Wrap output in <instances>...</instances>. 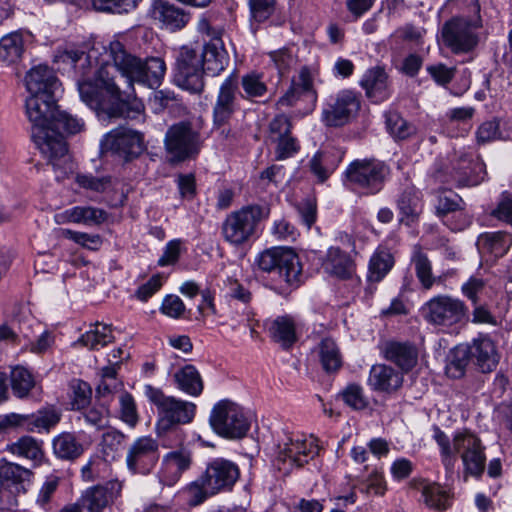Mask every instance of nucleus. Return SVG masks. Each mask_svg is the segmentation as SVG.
<instances>
[{"instance_id": "f257e3e1", "label": "nucleus", "mask_w": 512, "mask_h": 512, "mask_svg": "<svg viewBox=\"0 0 512 512\" xmlns=\"http://www.w3.org/2000/svg\"><path fill=\"white\" fill-rule=\"evenodd\" d=\"M94 80L78 81L81 100L96 111L102 121L120 118L125 102L135 94L134 83L149 88L160 86L166 64L160 57L145 60L131 54L119 40L104 48Z\"/></svg>"}, {"instance_id": "f03ea898", "label": "nucleus", "mask_w": 512, "mask_h": 512, "mask_svg": "<svg viewBox=\"0 0 512 512\" xmlns=\"http://www.w3.org/2000/svg\"><path fill=\"white\" fill-rule=\"evenodd\" d=\"M26 114L32 123L31 136L36 147L52 165L56 178H66L73 172L74 164L61 131L68 134L78 133L83 128V122L59 111L54 97L45 99L42 96L30 95L26 100Z\"/></svg>"}, {"instance_id": "7ed1b4c3", "label": "nucleus", "mask_w": 512, "mask_h": 512, "mask_svg": "<svg viewBox=\"0 0 512 512\" xmlns=\"http://www.w3.org/2000/svg\"><path fill=\"white\" fill-rule=\"evenodd\" d=\"M240 477L238 465L225 458H214L188 488L189 504L197 506L208 498L230 492Z\"/></svg>"}, {"instance_id": "20e7f679", "label": "nucleus", "mask_w": 512, "mask_h": 512, "mask_svg": "<svg viewBox=\"0 0 512 512\" xmlns=\"http://www.w3.org/2000/svg\"><path fill=\"white\" fill-rule=\"evenodd\" d=\"M270 215L268 206L249 204L230 212L222 222L223 239L234 247H241L256 237L262 221Z\"/></svg>"}, {"instance_id": "39448f33", "label": "nucleus", "mask_w": 512, "mask_h": 512, "mask_svg": "<svg viewBox=\"0 0 512 512\" xmlns=\"http://www.w3.org/2000/svg\"><path fill=\"white\" fill-rule=\"evenodd\" d=\"M260 270L273 274L275 287L286 291L297 287L300 282L302 266L299 257L291 249L273 247L260 253L256 259Z\"/></svg>"}, {"instance_id": "423d86ee", "label": "nucleus", "mask_w": 512, "mask_h": 512, "mask_svg": "<svg viewBox=\"0 0 512 512\" xmlns=\"http://www.w3.org/2000/svg\"><path fill=\"white\" fill-rule=\"evenodd\" d=\"M145 395L157 410L156 431L162 435L182 424L190 423L196 411L192 402L164 394L159 388L145 387Z\"/></svg>"}, {"instance_id": "0eeeda50", "label": "nucleus", "mask_w": 512, "mask_h": 512, "mask_svg": "<svg viewBox=\"0 0 512 512\" xmlns=\"http://www.w3.org/2000/svg\"><path fill=\"white\" fill-rule=\"evenodd\" d=\"M472 8L477 13L473 19L455 17L442 27L443 42L455 54L468 53L478 45L476 31L482 26L479 3L474 2Z\"/></svg>"}, {"instance_id": "6e6552de", "label": "nucleus", "mask_w": 512, "mask_h": 512, "mask_svg": "<svg viewBox=\"0 0 512 512\" xmlns=\"http://www.w3.org/2000/svg\"><path fill=\"white\" fill-rule=\"evenodd\" d=\"M201 144L200 133L189 122L170 126L164 138L165 150L171 163L195 158L200 152Z\"/></svg>"}, {"instance_id": "1a4fd4ad", "label": "nucleus", "mask_w": 512, "mask_h": 512, "mask_svg": "<svg viewBox=\"0 0 512 512\" xmlns=\"http://www.w3.org/2000/svg\"><path fill=\"white\" fill-rule=\"evenodd\" d=\"M209 422L213 431L227 439L242 438L250 428L243 409L230 400H221L214 405Z\"/></svg>"}, {"instance_id": "9d476101", "label": "nucleus", "mask_w": 512, "mask_h": 512, "mask_svg": "<svg viewBox=\"0 0 512 512\" xmlns=\"http://www.w3.org/2000/svg\"><path fill=\"white\" fill-rule=\"evenodd\" d=\"M204 72L200 50L188 45L182 46L176 57V85L190 93L199 94L205 86Z\"/></svg>"}, {"instance_id": "9b49d317", "label": "nucleus", "mask_w": 512, "mask_h": 512, "mask_svg": "<svg viewBox=\"0 0 512 512\" xmlns=\"http://www.w3.org/2000/svg\"><path fill=\"white\" fill-rule=\"evenodd\" d=\"M387 174V167L379 161L355 160L347 167L345 180L349 186L361 189L367 195H374L382 189Z\"/></svg>"}, {"instance_id": "f8f14e48", "label": "nucleus", "mask_w": 512, "mask_h": 512, "mask_svg": "<svg viewBox=\"0 0 512 512\" xmlns=\"http://www.w3.org/2000/svg\"><path fill=\"white\" fill-rule=\"evenodd\" d=\"M33 473L18 464L0 460V510L17 505V496L31 485Z\"/></svg>"}, {"instance_id": "ddd939ff", "label": "nucleus", "mask_w": 512, "mask_h": 512, "mask_svg": "<svg viewBox=\"0 0 512 512\" xmlns=\"http://www.w3.org/2000/svg\"><path fill=\"white\" fill-rule=\"evenodd\" d=\"M422 313L425 320L432 325L451 327L466 317L467 306L458 298L437 295L425 303Z\"/></svg>"}, {"instance_id": "4468645a", "label": "nucleus", "mask_w": 512, "mask_h": 512, "mask_svg": "<svg viewBox=\"0 0 512 512\" xmlns=\"http://www.w3.org/2000/svg\"><path fill=\"white\" fill-rule=\"evenodd\" d=\"M361 106L358 95L352 90H341L330 96L325 103L321 120L327 127H341L348 124Z\"/></svg>"}, {"instance_id": "2eb2a0df", "label": "nucleus", "mask_w": 512, "mask_h": 512, "mask_svg": "<svg viewBox=\"0 0 512 512\" xmlns=\"http://www.w3.org/2000/svg\"><path fill=\"white\" fill-rule=\"evenodd\" d=\"M277 462L288 467H301L314 459L319 453L318 440L312 435L295 434L287 436L282 444L278 445Z\"/></svg>"}, {"instance_id": "dca6fc26", "label": "nucleus", "mask_w": 512, "mask_h": 512, "mask_svg": "<svg viewBox=\"0 0 512 512\" xmlns=\"http://www.w3.org/2000/svg\"><path fill=\"white\" fill-rule=\"evenodd\" d=\"M104 152H110L125 161L138 157L144 150L142 135L126 127H118L107 133L101 140Z\"/></svg>"}, {"instance_id": "f3484780", "label": "nucleus", "mask_w": 512, "mask_h": 512, "mask_svg": "<svg viewBox=\"0 0 512 512\" xmlns=\"http://www.w3.org/2000/svg\"><path fill=\"white\" fill-rule=\"evenodd\" d=\"M454 450L461 454L467 473L475 477L482 475L486 456L485 447L479 437L469 431L456 433L454 436Z\"/></svg>"}, {"instance_id": "a211bd4d", "label": "nucleus", "mask_w": 512, "mask_h": 512, "mask_svg": "<svg viewBox=\"0 0 512 512\" xmlns=\"http://www.w3.org/2000/svg\"><path fill=\"white\" fill-rule=\"evenodd\" d=\"M159 460V446L155 439L150 436L137 438L126 456L128 469L133 473L148 474Z\"/></svg>"}, {"instance_id": "6ab92c4d", "label": "nucleus", "mask_w": 512, "mask_h": 512, "mask_svg": "<svg viewBox=\"0 0 512 512\" xmlns=\"http://www.w3.org/2000/svg\"><path fill=\"white\" fill-rule=\"evenodd\" d=\"M122 488L120 481L110 480L87 488L78 501L88 512H108L116 499L121 496Z\"/></svg>"}, {"instance_id": "aec40b11", "label": "nucleus", "mask_w": 512, "mask_h": 512, "mask_svg": "<svg viewBox=\"0 0 512 512\" xmlns=\"http://www.w3.org/2000/svg\"><path fill=\"white\" fill-rule=\"evenodd\" d=\"M239 81L235 72L222 82L216 102L213 106V120L217 126H222L230 120L237 109V93Z\"/></svg>"}, {"instance_id": "412c9836", "label": "nucleus", "mask_w": 512, "mask_h": 512, "mask_svg": "<svg viewBox=\"0 0 512 512\" xmlns=\"http://www.w3.org/2000/svg\"><path fill=\"white\" fill-rule=\"evenodd\" d=\"M25 86L30 95L42 96L45 99L56 98L61 90V83L54 71L43 64L34 66L27 72Z\"/></svg>"}, {"instance_id": "4be33fe9", "label": "nucleus", "mask_w": 512, "mask_h": 512, "mask_svg": "<svg viewBox=\"0 0 512 512\" xmlns=\"http://www.w3.org/2000/svg\"><path fill=\"white\" fill-rule=\"evenodd\" d=\"M360 85L365 90L367 98L374 103L383 102L391 95L388 75L385 69L380 66L366 70L361 78Z\"/></svg>"}, {"instance_id": "5701e85b", "label": "nucleus", "mask_w": 512, "mask_h": 512, "mask_svg": "<svg viewBox=\"0 0 512 512\" xmlns=\"http://www.w3.org/2000/svg\"><path fill=\"white\" fill-rule=\"evenodd\" d=\"M467 347L471 360L477 365L481 372L489 373L497 367L500 356L495 343L490 337L480 335Z\"/></svg>"}, {"instance_id": "b1692460", "label": "nucleus", "mask_w": 512, "mask_h": 512, "mask_svg": "<svg viewBox=\"0 0 512 512\" xmlns=\"http://www.w3.org/2000/svg\"><path fill=\"white\" fill-rule=\"evenodd\" d=\"M149 15L170 31L184 28L189 21V15L183 9L163 0L153 2Z\"/></svg>"}, {"instance_id": "393cba45", "label": "nucleus", "mask_w": 512, "mask_h": 512, "mask_svg": "<svg viewBox=\"0 0 512 512\" xmlns=\"http://www.w3.org/2000/svg\"><path fill=\"white\" fill-rule=\"evenodd\" d=\"M107 212L93 206H74L55 214L57 224H83L86 226H99L107 220Z\"/></svg>"}, {"instance_id": "a878e982", "label": "nucleus", "mask_w": 512, "mask_h": 512, "mask_svg": "<svg viewBox=\"0 0 512 512\" xmlns=\"http://www.w3.org/2000/svg\"><path fill=\"white\" fill-rule=\"evenodd\" d=\"M368 384L374 391L393 393L403 384V373L386 364L371 367Z\"/></svg>"}, {"instance_id": "bb28decb", "label": "nucleus", "mask_w": 512, "mask_h": 512, "mask_svg": "<svg viewBox=\"0 0 512 512\" xmlns=\"http://www.w3.org/2000/svg\"><path fill=\"white\" fill-rule=\"evenodd\" d=\"M204 71L213 76L220 74L229 63V56L219 36L211 38L200 50Z\"/></svg>"}, {"instance_id": "cd10ccee", "label": "nucleus", "mask_w": 512, "mask_h": 512, "mask_svg": "<svg viewBox=\"0 0 512 512\" xmlns=\"http://www.w3.org/2000/svg\"><path fill=\"white\" fill-rule=\"evenodd\" d=\"M381 352L386 360L395 363L403 372H408L417 363V350L408 343L390 341L382 346Z\"/></svg>"}, {"instance_id": "c85d7f7f", "label": "nucleus", "mask_w": 512, "mask_h": 512, "mask_svg": "<svg viewBox=\"0 0 512 512\" xmlns=\"http://www.w3.org/2000/svg\"><path fill=\"white\" fill-rule=\"evenodd\" d=\"M322 268L325 273L340 279L350 278L355 271L352 258L339 247H330L328 249L322 261Z\"/></svg>"}, {"instance_id": "c756f323", "label": "nucleus", "mask_w": 512, "mask_h": 512, "mask_svg": "<svg viewBox=\"0 0 512 512\" xmlns=\"http://www.w3.org/2000/svg\"><path fill=\"white\" fill-rule=\"evenodd\" d=\"M53 454L61 460L74 461L85 451L84 444L73 432H61L52 440Z\"/></svg>"}, {"instance_id": "7c9ffc66", "label": "nucleus", "mask_w": 512, "mask_h": 512, "mask_svg": "<svg viewBox=\"0 0 512 512\" xmlns=\"http://www.w3.org/2000/svg\"><path fill=\"white\" fill-rule=\"evenodd\" d=\"M173 379L176 387L182 392L197 397L204 388V383L198 369L191 364L179 368L174 374Z\"/></svg>"}, {"instance_id": "2f4dec72", "label": "nucleus", "mask_w": 512, "mask_h": 512, "mask_svg": "<svg viewBox=\"0 0 512 512\" xmlns=\"http://www.w3.org/2000/svg\"><path fill=\"white\" fill-rule=\"evenodd\" d=\"M269 332L274 341L287 349L297 341V322L290 315L278 316L271 322Z\"/></svg>"}, {"instance_id": "473e14b6", "label": "nucleus", "mask_w": 512, "mask_h": 512, "mask_svg": "<svg viewBox=\"0 0 512 512\" xmlns=\"http://www.w3.org/2000/svg\"><path fill=\"white\" fill-rule=\"evenodd\" d=\"M341 159L333 150L319 151L310 160V170L320 182H324L337 168Z\"/></svg>"}, {"instance_id": "72a5a7b5", "label": "nucleus", "mask_w": 512, "mask_h": 512, "mask_svg": "<svg viewBox=\"0 0 512 512\" xmlns=\"http://www.w3.org/2000/svg\"><path fill=\"white\" fill-rule=\"evenodd\" d=\"M112 327L104 323H95L90 326L79 338L78 343L90 350H99L113 342Z\"/></svg>"}, {"instance_id": "f704fd0d", "label": "nucleus", "mask_w": 512, "mask_h": 512, "mask_svg": "<svg viewBox=\"0 0 512 512\" xmlns=\"http://www.w3.org/2000/svg\"><path fill=\"white\" fill-rule=\"evenodd\" d=\"M316 72L307 66H303L298 75L292 79L291 84L294 89H298L304 94V102L307 105V111H312L317 102V92L314 87Z\"/></svg>"}, {"instance_id": "c9c22d12", "label": "nucleus", "mask_w": 512, "mask_h": 512, "mask_svg": "<svg viewBox=\"0 0 512 512\" xmlns=\"http://www.w3.org/2000/svg\"><path fill=\"white\" fill-rule=\"evenodd\" d=\"M411 263L414 266L416 277L419 280L422 288L425 290H430L437 282L438 278L433 276L431 261L418 246H415L413 250Z\"/></svg>"}, {"instance_id": "e433bc0d", "label": "nucleus", "mask_w": 512, "mask_h": 512, "mask_svg": "<svg viewBox=\"0 0 512 512\" xmlns=\"http://www.w3.org/2000/svg\"><path fill=\"white\" fill-rule=\"evenodd\" d=\"M394 258L387 249H377L370 258L367 278L370 282H380L392 269Z\"/></svg>"}, {"instance_id": "4c0bfd02", "label": "nucleus", "mask_w": 512, "mask_h": 512, "mask_svg": "<svg viewBox=\"0 0 512 512\" xmlns=\"http://www.w3.org/2000/svg\"><path fill=\"white\" fill-rule=\"evenodd\" d=\"M397 207L402 215V222H414L421 213L419 193L414 188L405 189L397 200Z\"/></svg>"}, {"instance_id": "58836bf2", "label": "nucleus", "mask_w": 512, "mask_h": 512, "mask_svg": "<svg viewBox=\"0 0 512 512\" xmlns=\"http://www.w3.org/2000/svg\"><path fill=\"white\" fill-rule=\"evenodd\" d=\"M478 245L496 257L503 256L512 245V235L508 232L497 231L482 234Z\"/></svg>"}, {"instance_id": "ea45409f", "label": "nucleus", "mask_w": 512, "mask_h": 512, "mask_svg": "<svg viewBox=\"0 0 512 512\" xmlns=\"http://www.w3.org/2000/svg\"><path fill=\"white\" fill-rule=\"evenodd\" d=\"M191 456L185 451H173L164 457L163 473L168 474L170 478L167 480L169 485L176 482L180 475L190 467Z\"/></svg>"}, {"instance_id": "a19ab883", "label": "nucleus", "mask_w": 512, "mask_h": 512, "mask_svg": "<svg viewBox=\"0 0 512 512\" xmlns=\"http://www.w3.org/2000/svg\"><path fill=\"white\" fill-rule=\"evenodd\" d=\"M24 51V42L19 32H12L0 39V61L8 64L18 61Z\"/></svg>"}, {"instance_id": "79ce46f5", "label": "nucleus", "mask_w": 512, "mask_h": 512, "mask_svg": "<svg viewBox=\"0 0 512 512\" xmlns=\"http://www.w3.org/2000/svg\"><path fill=\"white\" fill-rule=\"evenodd\" d=\"M240 84L243 90L242 97L246 100L262 98L268 92V86L264 81V75L256 71H251L243 75L241 77Z\"/></svg>"}, {"instance_id": "37998d69", "label": "nucleus", "mask_w": 512, "mask_h": 512, "mask_svg": "<svg viewBox=\"0 0 512 512\" xmlns=\"http://www.w3.org/2000/svg\"><path fill=\"white\" fill-rule=\"evenodd\" d=\"M319 359L322 367L327 372H333L342 364L341 354L337 344L332 338H324L318 345Z\"/></svg>"}, {"instance_id": "c03bdc74", "label": "nucleus", "mask_w": 512, "mask_h": 512, "mask_svg": "<svg viewBox=\"0 0 512 512\" xmlns=\"http://www.w3.org/2000/svg\"><path fill=\"white\" fill-rule=\"evenodd\" d=\"M10 382L13 394L20 399L28 397L35 386L33 375L22 366H16L11 370Z\"/></svg>"}, {"instance_id": "a18cd8bd", "label": "nucleus", "mask_w": 512, "mask_h": 512, "mask_svg": "<svg viewBox=\"0 0 512 512\" xmlns=\"http://www.w3.org/2000/svg\"><path fill=\"white\" fill-rule=\"evenodd\" d=\"M61 414L54 408H46L28 415L27 427L30 431L49 432L60 421Z\"/></svg>"}, {"instance_id": "49530a36", "label": "nucleus", "mask_w": 512, "mask_h": 512, "mask_svg": "<svg viewBox=\"0 0 512 512\" xmlns=\"http://www.w3.org/2000/svg\"><path fill=\"white\" fill-rule=\"evenodd\" d=\"M8 450L19 457L32 461H40L43 452L40 443L31 436H23L8 446Z\"/></svg>"}, {"instance_id": "de8ad7c7", "label": "nucleus", "mask_w": 512, "mask_h": 512, "mask_svg": "<svg viewBox=\"0 0 512 512\" xmlns=\"http://www.w3.org/2000/svg\"><path fill=\"white\" fill-rule=\"evenodd\" d=\"M385 117L387 130L393 138L404 140L415 133L414 126L409 124L398 112H387Z\"/></svg>"}, {"instance_id": "09e8293b", "label": "nucleus", "mask_w": 512, "mask_h": 512, "mask_svg": "<svg viewBox=\"0 0 512 512\" xmlns=\"http://www.w3.org/2000/svg\"><path fill=\"white\" fill-rule=\"evenodd\" d=\"M125 440V435L118 430L110 429L103 433L100 451L105 461L113 460Z\"/></svg>"}, {"instance_id": "8fccbe9b", "label": "nucleus", "mask_w": 512, "mask_h": 512, "mask_svg": "<svg viewBox=\"0 0 512 512\" xmlns=\"http://www.w3.org/2000/svg\"><path fill=\"white\" fill-rule=\"evenodd\" d=\"M470 353L467 346H457L451 355V359L446 366V373L452 378H460L464 375L469 363Z\"/></svg>"}, {"instance_id": "3c124183", "label": "nucleus", "mask_w": 512, "mask_h": 512, "mask_svg": "<svg viewBox=\"0 0 512 512\" xmlns=\"http://www.w3.org/2000/svg\"><path fill=\"white\" fill-rule=\"evenodd\" d=\"M85 422L97 430L104 429L109 424V409L105 403L87 406L83 409Z\"/></svg>"}, {"instance_id": "603ef678", "label": "nucleus", "mask_w": 512, "mask_h": 512, "mask_svg": "<svg viewBox=\"0 0 512 512\" xmlns=\"http://www.w3.org/2000/svg\"><path fill=\"white\" fill-rule=\"evenodd\" d=\"M422 496L427 506L437 509L445 510L448 507V495L436 483L426 484L422 488Z\"/></svg>"}, {"instance_id": "864d4df0", "label": "nucleus", "mask_w": 512, "mask_h": 512, "mask_svg": "<svg viewBox=\"0 0 512 512\" xmlns=\"http://www.w3.org/2000/svg\"><path fill=\"white\" fill-rule=\"evenodd\" d=\"M141 0H92L96 11L123 14L135 9Z\"/></svg>"}, {"instance_id": "5fc2aeb1", "label": "nucleus", "mask_w": 512, "mask_h": 512, "mask_svg": "<svg viewBox=\"0 0 512 512\" xmlns=\"http://www.w3.org/2000/svg\"><path fill=\"white\" fill-rule=\"evenodd\" d=\"M433 439L440 447L442 462L447 470H451L455 464L454 446L450 444L449 437L436 425L433 426Z\"/></svg>"}, {"instance_id": "6e6d98bb", "label": "nucleus", "mask_w": 512, "mask_h": 512, "mask_svg": "<svg viewBox=\"0 0 512 512\" xmlns=\"http://www.w3.org/2000/svg\"><path fill=\"white\" fill-rule=\"evenodd\" d=\"M120 419L130 427H135L139 421L137 406L133 396L127 392H122L119 396Z\"/></svg>"}, {"instance_id": "4d7b16f0", "label": "nucleus", "mask_w": 512, "mask_h": 512, "mask_svg": "<svg viewBox=\"0 0 512 512\" xmlns=\"http://www.w3.org/2000/svg\"><path fill=\"white\" fill-rule=\"evenodd\" d=\"M292 123L284 114L276 115L269 123L268 138L274 143L284 137L291 135Z\"/></svg>"}, {"instance_id": "13d9d810", "label": "nucleus", "mask_w": 512, "mask_h": 512, "mask_svg": "<svg viewBox=\"0 0 512 512\" xmlns=\"http://www.w3.org/2000/svg\"><path fill=\"white\" fill-rule=\"evenodd\" d=\"M341 397L346 405L355 410L364 409L368 405L363 388L355 383L347 385L341 392Z\"/></svg>"}, {"instance_id": "bf43d9fd", "label": "nucleus", "mask_w": 512, "mask_h": 512, "mask_svg": "<svg viewBox=\"0 0 512 512\" xmlns=\"http://www.w3.org/2000/svg\"><path fill=\"white\" fill-rule=\"evenodd\" d=\"M61 234L63 237L90 250H98L102 244V239L98 234H88L70 229H62Z\"/></svg>"}, {"instance_id": "052dcab7", "label": "nucleus", "mask_w": 512, "mask_h": 512, "mask_svg": "<svg viewBox=\"0 0 512 512\" xmlns=\"http://www.w3.org/2000/svg\"><path fill=\"white\" fill-rule=\"evenodd\" d=\"M73 398L72 409L82 410L85 409L91 400L92 390L87 382L77 380L72 383Z\"/></svg>"}, {"instance_id": "680f3d73", "label": "nucleus", "mask_w": 512, "mask_h": 512, "mask_svg": "<svg viewBox=\"0 0 512 512\" xmlns=\"http://www.w3.org/2000/svg\"><path fill=\"white\" fill-rule=\"evenodd\" d=\"M276 0H249L250 12L257 22L266 21L275 11Z\"/></svg>"}, {"instance_id": "e2e57ef3", "label": "nucleus", "mask_w": 512, "mask_h": 512, "mask_svg": "<svg viewBox=\"0 0 512 512\" xmlns=\"http://www.w3.org/2000/svg\"><path fill=\"white\" fill-rule=\"evenodd\" d=\"M269 56L280 75L286 73L296 63L295 56L288 48L272 51Z\"/></svg>"}, {"instance_id": "0e129e2a", "label": "nucleus", "mask_w": 512, "mask_h": 512, "mask_svg": "<svg viewBox=\"0 0 512 512\" xmlns=\"http://www.w3.org/2000/svg\"><path fill=\"white\" fill-rule=\"evenodd\" d=\"M182 245L183 242L180 239L169 241L164 247L162 256L158 259V266L165 267L177 263L182 252Z\"/></svg>"}, {"instance_id": "69168bd1", "label": "nucleus", "mask_w": 512, "mask_h": 512, "mask_svg": "<svg viewBox=\"0 0 512 512\" xmlns=\"http://www.w3.org/2000/svg\"><path fill=\"white\" fill-rule=\"evenodd\" d=\"M274 144L276 145L275 157L277 160H284L292 157L300 148L297 139L292 134L277 140Z\"/></svg>"}, {"instance_id": "338daca9", "label": "nucleus", "mask_w": 512, "mask_h": 512, "mask_svg": "<svg viewBox=\"0 0 512 512\" xmlns=\"http://www.w3.org/2000/svg\"><path fill=\"white\" fill-rule=\"evenodd\" d=\"M59 482L60 478L56 475H49L46 477L36 499V503L39 506L45 508L51 502L52 496L58 489Z\"/></svg>"}, {"instance_id": "774afa93", "label": "nucleus", "mask_w": 512, "mask_h": 512, "mask_svg": "<svg viewBox=\"0 0 512 512\" xmlns=\"http://www.w3.org/2000/svg\"><path fill=\"white\" fill-rule=\"evenodd\" d=\"M492 215L512 226V195L503 193L497 207L492 211Z\"/></svg>"}]
</instances>
